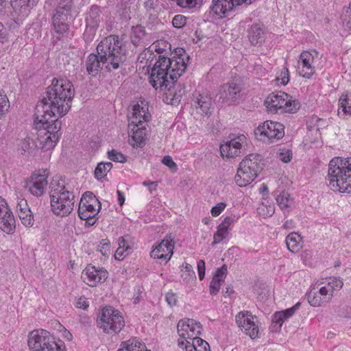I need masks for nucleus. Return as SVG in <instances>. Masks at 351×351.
I'll return each mask as SVG.
<instances>
[{"mask_svg": "<svg viewBox=\"0 0 351 351\" xmlns=\"http://www.w3.org/2000/svg\"><path fill=\"white\" fill-rule=\"evenodd\" d=\"M75 95L73 84L66 79L53 78L51 84L47 88L46 97L39 101L35 110L39 117L43 113L56 117L65 115L71 107V102Z\"/></svg>", "mask_w": 351, "mask_h": 351, "instance_id": "nucleus-1", "label": "nucleus"}, {"mask_svg": "<svg viewBox=\"0 0 351 351\" xmlns=\"http://www.w3.org/2000/svg\"><path fill=\"white\" fill-rule=\"evenodd\" d=\"M97 55L89 54L86 62V71L92 76H96L103 66L108 71L117 69L125 60L124 49L116 35L102 39L97 47Z\"/></svg>", "mask_w": 351, "mask_h": 351, "instance_id": "nucleus-2", "label": "nucleus"}, {"mask_svg": "<svg viewBox=\"0 0 351 351\" xmlns=\"http://www.w3.org/2000/svg\"><path fill=\"white\" fill-rule=\"evenodd\" d=\"M189 56L183 48H177L171 58L160 55L149 75V83L157 90L166 89L171 81L177 80L185 71Z\"/></svg>", "mask_w": 351, "mask_h": 351, "instance_id": "nucleus-3", "label": "nucleus"}, {"mask_svg": "<svg viewBox=\"0 0 351 351\" xmlns=\"http://www.w3.org/2000/svg\"><path fill=\"white\" fill-rule=\"evenodd\" d=\"M49 187L52 212L58 216H68L74 208L73 192L66 186L64 180L59 177L53 178Z\"/></svg>", "mask_w": 351, "mask_h": 351, "instance_id": "nucleus-4", "label": "nucleus"}, {"mask_svg": "<svg viewBox=\"0 0 351 351\" xmlns=\"http://www.w3.org/2000/svg\"><path fill=\"white\" fill-rule=\"evenodd\" d=\"M328 181L333 191L351 193V158H333L328 165Z\"/></svg>", "mask_w": 351, "mask_h": 351, "instance_id": "nucleus-5", "label": "nucleus"}, {"mask_svg": "<svg viewBox=\"0 0 351 351\" xmlns=\"http://www.w3.org/2000/svg\"><path fill=\"white\" fill-rule=\"evenodd\" d=\"M261 156L258 154H250L239 164L234 180L240 187L250 184L258 176L263 169Z\"/></svg>", "mask_w": 351, "mask_h": 351, "instance_id": "nucleus-6", "label": "nucleus"}, {"mask_svg": "<svg viewBox=\"0 0 351 351\" xmlns=\"http://www.w3.org/2000/svg\"><path fill=\"white\" fill-rule=\"evenodd\" d=\"M267 110L272 113H295L300 108V102L285 92L271 93L265 101Z\"/></svg>", "mask_w": 351, "mask_h": 351, "instance_id": "nucleus-7", "label": "nucleus"}, {"mask_svg": "<svg viewBox=\"0 0 351 351\" xmlns=\"http://www.w3.org/2000/svg\"><path fill=\"white\" fill-rule=\"evenodd\" d=\"M98 326L108 334L118 333L125 326L121 313L112 306L105 307L97 318Z\"/></svg>", "mask_w": 351, "mask_h": 351, "instance_id": "nucleus-8", "label": "nucleus"}, {"mask_svg": "<svg viewBox=\"0 0 351 351\" xmlns=\"http://www.w3.org/2000/svg\"><path fill=\"white\" fill-rule=\"evenodd\" d=\"M74 8L73 0H58L56 12L51 18L53 30L62 35L69 29V19Z\"/></svg>", "mask_w": 351, "mask_h": 351, "instance_id": "nucleus-9", "label": "nucleus"}, {"mask_svg": "<svg viewBox=\"0 0 351 351\" xmlns=\"http://www.w3.org/2000/svg\"><path fill=\"white\" fill-rule=\"evenodd\" d=\"M255 134L264 142L273 143L285 136V127L279 122L267 121L257 128Z\"/></svg>", "mask_w": 351, "mask_h": 351, "instance_id": "nucleus-10", "label": "nucleus"}, {"mask_svg": "<svg viewBox=\"0 0 351 351\" xmlns=\"http://www.w3.org/2000/svg\"><path fill=\"white\" fill-rule=\"evenodd\" d=\"M61 126V123H57L53 128H52V135L50 136V134H49V136H45L47 133L44 130H40L39 133H37L35 147L38 149H40L44 152L52 150L56 145L61 136V133L60 132Z\"/></svg>", "mask_w": 351, "mask_h": 351, "instance_id": "nucleus-11", "label": "nucleus"}, {"mask_svg": "<svg viewBox=\"0 0 351 351\" xmlns=\"http://www.w3.org/2000/svg\"><path fill=\"white\" fill-rule=\"evenodd\" d=\"M252 2V0H213L210 7V13L219 19L224 18L243 3L249 5Z\"/></svg>", "mask_w": 351, "mask_h": 351, "instance_id": "nucleus-12", "label": "nucleus"}, {"mask_svg": "<svg viewBox=\"0 0 351 351\" xmlns=\"http://www.w3.org/2000/svg\"><path fill=\"white\" fill-rule=\"evenodd\" d=\"M48 176L46 170H39L38 173H33L26 182L25 189L36 197H41L48 184Z\"/></svg>", "mask_w": 351, "mask_h": 351, "instance_id": "nucleus-13", "label": "nucleus"}, {"mask_svg": "<svg viewBox=\"0 0 351 351\" xmlns=\"http://www.w3.org/2000/svg\"><path fill=\"white\" fill-rule=\"evenodd\" d=\"M256 318L248 311H241L235 317L237 326L252 339L258 337L259 332L258 324L254 321Z\"/></svg>", "mask_w": 351, "mask_h": 351, "instance_id": "nucleus-14", "label": "nucleus"}, {"mask_svg": "<svg viewBox=\"0 0 351 351\" xmlns=\"http://www.w3.org/2000/svg\"><path fill=\"white\" fill-rule=\"evenodd\" d=\"M177 329L180 337L186 342V341H192L193 338H196L201 335L202 326L200 322L188 318L180 320L177 325Z\"/></svg>", "mask_w": 351, "mask_h": 351, "instance_id": "nucleus-15", "label": "nucleus"}, {"mask_svg": "<svg viewBox=\"0 0 351 351\" xmlns=\"http://www.w3.org/2000/svg\"><path fill=\"white\" fill-rule=\"evenodd\" d=\"M100 202L96 198L92 192L86 191L84 193L78 208V216L83 212L86 215L96 217L101 210Z\"/></svg>", "mask_w": 351, "mask_h": 351, "instance_id": "nucleus-16", "label": "nucleus"}, {"mask_svg": "<svg viewBox=\"0 0 351 351\" xmlns=\"http://www.w3.org/2000/svg\"><path fill=\"white\" fill-rule=\"evenodd\" d=\"M241 91L240 84L234 82H228L221 86L219 91V99L223 104H234L239 99Z\"/></svg>", "mask_w": 351, "mask_h": 351, "instance_id": "nucleus-17", "label": "nucleus"}, {"mask_svg": "<svg viewBox=\"0 0 351 351\" xmlns=\"http://www.w3.org/2000/svg\"><path fill=\"white\" fill-rule=\"evenodd\" d=\"M108 277V271L104 268H97L88 265L82 271V278L84 282L90 287H95L98 283L104 282Z\"/></svg>", "mask_w": 351, "mask_h": 351, "instance_id": "nucleus-18", "label": "nucleus"}, {"mask_svg": "<svg viewBox=\"0 0 351 351\" xmlns=\"http://www.w3.org/2000/svg\"><path fill=\"white\" fill-rule=\"evenodd\" d=\"M246 138L244 135H239L221 145L220 152L223 158H234L241 153L243 144L245 143Z\"/></svg>", "mask_w": 351, "mask_h": 351, "instance_id": "nucleus-19", "label": "nucleus"}, {"mask_svg": "<svg viewBox=\"0 0 351 351\" xmlns=\"http://www.w3.org/2000/svg\"><path fill=\"white\" fill-rule=\"evenodd\" d=\"M174 243L171 236H167L156 247L150 252V256L154 258L169 261L173 252Z\"/></svg>", "mask_w": 351, "mask_h": 351, "instance_id": "nucleus-20", "label": "nucleus"}, {"mask_svg": "<svg viewBox=\"0 0 351 351\" xmlns=\"http://www.w3.org/2000/svg\"><path fill=\"white\" fill-rule=\"evenodd\" d=\"M34 117V124L35 129L37 130V133H39L40 130H44L47 133L45 136H49V134L51 136L52 134H51V133L52 134V128H53L57 123H61L56 117L53 118V117L51 116L50 114L48 113H43V117H39L37 114V112L35 110Z\"/></svg>", "mask_w": 351, "mask_h": 351, "instance_id": "nucleus-21", "label": "nucleus"}, {"mask_svg": "<svg viewBox=\"0 0 351 351\" xmlns=\"http://www.w3.org/2000/svg\"><path fill=\"white\" fill-rule=\"evenodd\" d=\"M140 121H136V117L133 118L128 123V128L132 133L131 137L134 143L133 146L142 147L145 143L146 136V128L145 124H139Z\"/></svg>", "mask_w": 351, "mask_h": 351, "instance_id": "nucleus-22", "label": "nucleus"}, {"mask_svg": "<svg viewBox=\"0 0 351 351\" xmlns=\"http://www.w3.org/2000/svg\"><path fill=\"white\" fill-rule=\"evenodd\" d=\"M50 332L46 330H34L29 332L28 336V346L33 351L42 350V347L50 335Z\"/></svg>", "mask_w": 351, "mask_h": 351, "instance_id": "nucleus-23", "label": "nucleus"}, {"mask_svg": "<svg viewBox=\"0 0 351 351\" xmlns=\"http://www.w3.org/2000/svg\"><path fill=\"white\" fill-rule=\"evenodd\" d=\"M198 113L208 115L210 114V107L212 105L211 97L206 93H196L193 95L191 103Z\"/></svg>", "mask_w": 351, "mask_h": 351, "instance_id": "nucleus-24", "label": "nucleus"}, {"mask_svg": "<svg viewBox=\"0 0 351 351\" xmlns=\"http://www.w3.org/2000/svg\"><path fill=\"white\" fill-rule=\"evenodd\" d=\"M312 62V57L308 51H303L298 61V71L299 74L306 78H310L315 73V66Z\"/></svg>", "mask_w": 351, "mask_h": 351, "instance_id": "nucleus-25", "label": "nucleus"}, {"mask_svg": "<svg viewBox=\"0 0 351 351\" xmlns=\"http://www.w3.org/2000/svg\"><path fill=\"white\" fill-rule=\"evenodd\" d=\"M38 0H11L14 12L21 18L27 16Z\"/></svg>", "mask_w": 351, "mask_h": 351, "instance_id": "nucleus-26", "label": "nucleus"}, {"mask_svg": "<svg viewBox=\"0 0 351 351\" xmlns=\"http://www.w3.org/2000/svg\"><path fill=\"white\" fill-rule=\"evenodd\" d=\"M178 346L184 348L186 351H210L208 343L199 337L186 342L179 339Z\"/></svg>", "mask_w": 351, "mask_h": 351, "instance_id": "nucleus-27", "label": "nucleus"}, {"mask_svg": "<svg viewBox=\"0 0 351 351\" xmlns=\"http://www.w3.org/2000/svg\"><path fill=\"white\" fill-rule=\"evenodd\" d=\"M101 9L97 5H93L90 8L89 11L86 16V31H94L98 27L99 22L101 21Z\"/></svg>", "mask_w": 351, "mask_h": 351, "instance_id": "nucleus-28", "label": "nucleus"}, {"mask_svg": "<svg viewBox=\"0 0 351 351\" xmlns=\"http://www.w3.org/2000/svg\"><path fill=\"white\" fill-rule=\"evenodd\" d=\"M248 38L253 45H261L265 40V30L262 25L253 24L248 29Z\"/></svg>", "mask_w": 351, "mask_h": 351, "instance_id": "nucleus-29", "label": "nucleus"}, {"mask_svg": "<svg viewBox=\"0 0 351 351\" xmlns=\"http://www.w3.org/2000/svg\"><path fill=\"white\" fill-rule=\"evenodd\" d=\"M147 36V34L145 32V29L142 25H138L136 26L132 27L130 38L131 43L134 46H143Z\"/></svg>", "mask_w": 351, "mask_h": 351, "instance_id": "nucleus-30", "label": "nucleus"}, {"mask_svg": "<svg viewBox=\"0 0 351 351\" xmlns=\"http://www.w3.org/2000/svg\"><path fill=\"white\" fill-rule=\"evenodd\" d=\"M0 228L7 234H13L16 228L15 219L12 211L0 216Z\"/></svg>", "mask_w": 351, "mask_h": 351, "instance_id": "nucleus-31", "label": "nucleus"}, {"mask_svg": "<svg viewBox=\"0 0 351 351\" xmlns=\"http://www.w3.org/2000/svg\"><path fill=\"white\" fill-rule=\"evenodd\" d=\"M301 306L300 302L296 303L293 306L287 308L285 311L276 312L272 317V322L278 324L279 328H281L283 322L293 315L295 311L300 308Z\"/></svg>", "mask_w": 351, "mask_h": 351, "instance_id": "nucleus-32", "label": "nucleus"}, {"mask_svg": "<svg viewBox=\"0 0 351 351\" xmlns=\"http://www.w3.org/2000/svg\"><path fill=\"white\" fill-rule=\"evenodd\" d=\"M127 237H129L128 235L125 237H121L118 239L119 247L117 249L114 254V258L117 260H123L126 256L132 252V247L128 243V241L126 239Z\"/></svg>", "mask_w": 351, "mask_h": 351, "instance_id": "nucleus-33", "label": "nucleus"}, {"mask_svg": "<svg viewBox=\"0 0 351 351\" xmlns=\"http://www.w3.org/2000/svg\"><path fill=\"white\" fill-rule=\"evenodd\" d=\"M117 351H150L145 349V345L136 338H131L123 341Z\"/></svg>", "mask_w": 351, "mask_h": 351, "instance_id": "nucleus-34", "label": "nucleus"}, {"mask_svg": "<svg viewBox=\"0 0 351 351\" xmlns=\"http://www.w3.org/2000/svg\"><path fill=\"white\" fill-rule=\"evenodd\" d=\"M40 351H66V346L60 339L56 340L55 337L49 335Z\"/></svg>", "mask_w": 351, "mask_h": 351, "instance_id": "nucleus-35", "label": "nucleus"}, {"mask_svg": "<svg viewBox=\"0 0 351 351\" xmlns=\"http://www.w3.org/2000/svg\"><path fill=\"white\" fill-rule=\"evenodd\" d=\"M147 110L148 108L147 107H142L139 104L134 105L133 106L132 116L129 117V122H130L133 118L136 117V121H140L139 124H145L150 118V113L147 112Z\"/></svg>", "mask_w": 351, "mask_h": 351, "instance_id": "nucleus-36", "label": "nucleus"}, {"mask_svg": "<svg viewBox=\"0 0 351 351\" xmlns=\"http://www.w3.org/2000/svg\"><path fill=\"white\" fill-rule=\"evenodd\" d=\"M173 86L168 88L169 95L172 96L171 100L173 103L180 101L182 97L185 94V86L182 84H176V80L171 81Z\"/></svg>", "mask_w": 351, "mask_h": 351, "instance_id": "nucleus-37", "label": "nucleus"}, {"mask_svg": "<svg viewBox=\"0 0 351 351\" xmlns=\"http://www.w3.org/2000/svg\"><path fill=\"white\" fill-rule=\"evenodd\" d=\"M302 238L296 232L290 233L286 238V244L288 250L291 252H296L299 250L300 243Z\"/></svg>", "mask_w": 351, "mask_h": 351, "instance_id": "nucleus-38", "label": "nucleus"}, {"mask_svg": "<svg viewBox=\"0 0 351 351\" xmlns=\"http://www.w3.org/2000/svg\"><path fill=\"white\" fill-rule=\"evenodd\" d=\"M274 195L276 196V200L281 210L287 209L291 206L292 199L290 198L289 193L282 191L279 194L274 192Z\"/></svg>", "mask_w": 351, "mask_h": 351, "instance_id": "nucleus-39", "label": "nucleus"}, {"mask_svg": "<svg viewBox=\"0 0 351 351\" xmlns=\"http://www.w3.org/2000/svg\"><path fill=\"white\" fill-rule=\"evenodd\" d=\"M340 109L344 114L351 115V102L348 98L347 94H343L339 99V115L341 114Z\"/></svg>", "mask_w": 351, "mask_h": 351, "instance_id": "nucleus-40", "label": "nucleus"}, {"mask_svg": "<svg viewBox=\"0 0 351 351\" xmlns=\"http://www.w3.org/2000/svg\"><path fill=\"white\" fill-rule=\"evenodd\" d=\"M112 167L110 162H99L95 168V176L97 180L102 179Z\"/></svg>", "mask_w": 351, "mask_h": 351, "instance_id": "nucleus-41", "label": "nucleus"}, {"mask_svg": "<svg viewBox=\"0 0 351 351\" xmlns=\"http://www.w3.org/2000/svg\"><path fill=\"white\" fill-rule=\"evenodd\" d=\"M33 144L35 145V143H33L29 137H26L24 139L21 140L19 144L18 145V152L21 155H25L27 153L30 154L32 152V147Z\"/></svg>", "mask_w": 351, "mask_h": 351, "instance_id": "nucleus-42", "label": "nucleus"}, {"mask_svg": "<svg viewBox=\"0 0 351 351\" xmlns=\"http://www.w3.org/2000/svg\"><path fill=\"white\" fill-rule=\"evenodd\" d=\"M308 301L312 306H320L324 303L322 297L319 295V292L311 290L306 295Z\"/></svg>", "mask_w": 351, "mask_h": 351, "instance_id": "nucleus-43", "label": "nucleus"}, {"mask_svg": "<svg viewBox=\"0 0 351 351\" xmlns=\"http://www.w3.org/2000/svg\"><path fill=\"white\" fill-rule=\"evenodd\" d=\"M228 229L224 225L220 223L217 227V231L214 234V241L212 245H215L226 239L228 234Z\"/></svg>", "mask_w": 351, "mask_h": 351, "instance_id": "nucleus-44", "label": "nucleus"}, {"mask_svg": "<svg viewBox=\"0 0 351 351\" xmlns=\"http://www.w3.org/2000/svg\"><path fill=\"white\" fill-rule=\"evenodd\" d=\"M181 277L185 282H190L195 279V273L191 265L185 263L183 265V269L182 270Z\"/></svg>", "mask_w": 351, "mask_h": 351, "instance_id": "nucleus-45", "label": "nucleus"}, {"mask_svg": "<svg viewBox=\"0 0 351 351\" xmlns=\"http://www.w3.org/2000/svg\"><path fill=\"white\" fill-rule=\"evenodd\" d=\"M130 0H119L118 3V12L125 18H130L129 13L130 10Z\"/></svg>", "mask_w": 351, "mask_h": 351, "instance_id": "nucleus-46", "label": "nucleus"}, {"mask_svg": "<svg viewBox=\"0 0 351 351\" xmlns=\"http://www.w3.org/2000/svg\"><path fill=\"white\" fill-rule=\"evenodd\" d=\"M19 217L20 218L22 223L26 227H32L34 225V217L32 215V211L29 209V212H19L18 213Z\"/></svg>", "mask_w": 351, "mask_h": 351, "instance_id": "nucleus-47", "label": "nucleus"}, {"mask_svg": "<svg viewBox=\"0 0 351 351\" xmlns=\"http://www.w3.org/2000/svg\"><path fill=\"white\" fill-rule=\"evenodd\" d=\"M108 158L110 160L121 163H123L127 160L125 155L114 149L108 152Z\"/></svg>", "mask_w": 351, "mask_h": 351, "instance_id": "nucleus-48", "label": "nucleus"}, {"mask_svg": "<svg viewBox=\"0 0 351 351\" xmlns=\"http://www.w3.org/2000/svg\"><path fill=\"white\" fill-rule=\"evenodd\" d=\"M326 285L330 287V289H332L333 293L334 291H339L342 288L343 282L340 278L332 277L329 278Z\"/></svg>", "mask_w": 351, "mask_h": 351, "instance_id": "nucleus-49", "label": "nucleus"}, {"mask_svg": "<svg viewBox=\"0 0 351 351\" xmlns=\"http://www.w3.org/2000/svg\"><path fill=\"white\" fill-rule=\"evenodd\" d=\"M187 18L182 14H177L172 19V25L175 28L180 29L186 24Z\"/></svg>", "mask_w": 351, "mask_h": 351, "instance_id": "nucleus-50", "label": "nucleus"}, {"mask_svg": "<svg viewBox=\"0 0 351 351\" xmlns=\"http://www.w3.org/2000/svg\"><path fill=\"white\" fill-rule=\"evenodd\" d=\"M331 290L332 289H330V287L327 285L319 289V295H322V300H324V303L328 302L332 299L333 293Z\"/></svg>", "mask_w": 351, "mask_h": 351, "instance_id": "nucleus-51", "label": "nucleus"}, {"mask_svg": "<svg viewBox=\"0 0 351 351\" xmlns=\"http://www.w3.org/2000/svg\"><path fill=\"white\" fill-rule=\"evenodd\" d=\"M222 282H223L219 280V278H213L210 283V293L211 295H216L219 292Z\"/></svg>", "mask_w": 351, "mask_h": 351, "instance_id": "nucleus-52", "label": "nucleus"}, {"mask_svg": "<svg viewBox=\"0 0 351 351\" xmlns=\"http://www.w3.org/2000/svg\"><path fill=\"white\" fill-rule=\"evenodd\" d=\"M80 218L82 220L86 221L84 226L86 228L90 227L93 226L98 218L96 217H91L90 215H86L83 212L80 213Z\"/></svg>", "mask_w": 351, "mask_h": 351, "instance_id": "nucleus-53", "label": "nucleus"}, {"mask_svg": "<svg viewBox=\"0 0 351 351\" xmlns=\"http://www.w3.org/2000/svg\"><path fill=\"white\" fill-rule=\"evenodd\" d=\"M9 108V101L5 95L0 93V115H3L8 111Z\"/></svg>", "mask_w": 351, "mask_h": 351, "instance_id": "nucleus-54", "label": "nucleus"}, {"mask_svg": "<svg viewBox=\"0 0 351 351\" xmlns=\"http://www.w3.org/2000/svg\"><path fill=\"white\" fill-rule=\"evenodd\" d=\"M228 272V267L226 265H223L220 268H218L214 275V278H219V280L224 282L225 278Z\"/></svg>", "mask_w": 351, "mask_h": 351, "instance_id": "nucleus-55", "label": "nucleus"}, {"mask_svg": "<svg viewBox=\"0 0 351 351\" xmlns=\"http://www.w3.org/2000/svg\"><path fill=\"white\" fill-rule=\"evenodd\" d=\"M110 243L108 239H102L99 245V250L104 256H106L110 252Z\"/></svg>", "mask_w": 351, "mask_h": 351, "instance_id": "nucleus-56", "label": "nucleus"}, {"mask_svg": "<svg viewBox=\"0 0 351 351\" xmlns=\"http://www.w3.org/2000/svg\"><path fill=\"white\" fill-rule=\"evenodd\" d=\"M279 158L284 162H289L292 158V152L290 149H282L279 154Z\"/></svg>", "mask_w": 351, "mask_h": 351, "instance_id": "nucleus-57", "label": "nucleus"}, {"mask_svg": "<svg viewBox=\"0 0 351 351\" xmlns=\"http://www.w3.org/2000/svg\"><path fill=\"white\" fill-rule=\"evenodd\" d=\"M29 207L27 204V200L24 199H21L18 201L17 202V205H16V211L17 213L19 212H22V211H24L25 212H29Z\"/></svg>", "mask_w": 351, "mask_h": 351, "instance_id": "nucleus-58", "label": "nucleus"}, {"mask_svg": "<svg viewBox=\"0 0 351 351\" xmlns=\"http://www.w3.org/2000/svg\"><path fill=\"white\" fill-rule=\"evenodd\" d=\"M162 163L167 166L169 169H173L177 168L176 163L173 160L170 156H165L162 159Z\"/></svg>", "mask_w": 351, "mask_h": 351, "instance_id": "nucleus-59", "label": "nucleus"}, {"mask_svg": "<svg viewBox=\"0 0 351 351\" xmlns=\"http://www.w3.org/2000/svg\"><path fill=\"white\" fill-rule=\"evenodd\" d=\"M226 204L219 203L216 206H213L211 209V214L213 217L219 216L221 212L225 209Z\"/></svg>", "mask_w": 351, "mask_h": 351, "instance_id": "nucleus-60", "label": "nucleus"}, {"mask_svg": "<svg viewBox=\"0 0 351 351\" xmlns=\"http://www.w3.org/2000/svg\"><path fill=\"white\" fill-rule=\"evenodd\" d=\"M205 262L203 260L197 261V271L199 280H203L205 276Z\"/></svg>", "mask_w": 351, "mask_h": 351, "instance_id": "nucleus-61", "label": "nucleus"}, {"mask_svg": "<svg viewBox=\"0 0 351 351\" xmlns=\"http://www.w3.org/2000/svg\"><path fill=\"white\" fill-rule=\"evenodd\" d=\"M165 300L169 306H173L176 305L177 300L175 293L172 292H168L166 294Z\"/></svg>", "mask_w": 351, "mask_h": 351, "instance_id": "nucleus-62", "label": "nucleus"}, {"mask_svg": "<svg viewBox=\"0 0 351 351\" xmlns=\"http://www.w3.org/2000/svg\"><path fill=\"white\" fill-rule=\"evenodd\" d=\"M281 84L286 85L289 82V73L287 67H284L281 71Z\"/></svg>", "mask_w": 351, "mask_h": 351, "instance_id": "nucleus-63", "label": "nucleus"}, {"mask_svg": "<svg viewBox=\"0 0 351 351\" xmlns=\"http://www.w3.org/2000/svg\"><path fill=\"white\" fill-rule=\"evenodd\" d=\"M75 306L78 308L86 309L88 307V302L85 298H80L76 302Z\"/></svg>", "mask_w": 351, "mask_h": 351, "instance_id": "nucleus-64", "label": "nucleus"}]
</instances>
